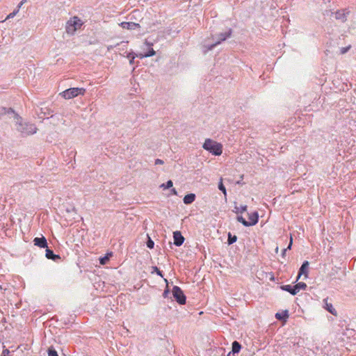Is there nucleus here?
Returning <instances> with one entry per match:
<instances>
[{
  "instance_id": "nucleus-1",
  "label": "nucleus",
  "mask_w": 356,
  "mask_h": 356,
  "mask_svg": "<svg viewBox=\"0 0 356 356\" xmlns=\"http://www.w3.org/2000/svg\"><path fill=\"white\" fill-rule=\"evenodd\" d=\"M202 147L214 156H220L222 153V145L210 138H207Z\"/></svg>"
},
{
  "instance_id": "nucleus-2",
  "label": "nucleus",
  "mask_w": 356,
  "mask_h": 356,
  "mask_svg": "<svg viewBox=\"0 0 356 356\" xmlns=\"http://www.w3.org/2000/svg\"><path fill=\"white\" fill-rule=\"evenodd\" d=\"M17 130L21 133L22 136L33 135L36 133L37 127L34 124L22 122V119L17 122Z\"/></svg>"
},
{
  "instance_id": "nucleus-3",
  "label": "nucleus",
  "mask_w": 356,
  "mask_h": 356,
  "mask_svg": "<svg viewBox=\"0 0 356 356\" xmlns=\"http://www.w3.org/2000/svg\"><path fill=\"white\" fill-rule=\"evenodd\" d=\"M83 24V21L77 16L71 17L65 25V31L69 35H74Z\"/></svg>"
},
{
  "instance_id": "nucleus-4",
  "label": "nucleus",
  "mask_w": 356,
  "mask_h": 356,
  "mask_svg": "<svg viewBox=\"0 0 356 356\" xmlns=\"http://www.w3.org/2000/svg\"><path fill=\"white\" fill-rule=\"evenodd\" d=\"M85 92L86 89L83 88H70L60 92V95L65 99H70L79 95H83Z\"/></svg>"
},
{
  "instance_id": "nucleus-5",
  "label": "nucleus",
  "mask_w": 356,
  "mask_h": 356,
  "mask_svg": "<svg viewBox=\"0 0 356 356\" xmlns=\"http://www.w3.org/2000/svg\"><path fill=\"white\" fill-rule=\"evenodd\" d=\"M173 298L179 305H184L186 302V296L183 290L178 286H173L172 289Z\"/></svg>"
},
{
  "instance_id": "nucleus-6",
  "label": "nucleus",
  "mask_w": 356,
  "mask_h": 356,
  "mask_svg": "<svg viewBox=\"0 0 356 356\" xmlns=\"http://www.w3.org/2000/svg\"><path fill=\"white\" fill-rule=\"evenodd\" d=\"M309 262L308 261H304L298 270V276L296 280V282L298 281L302 275H304V279L306 280L309 276Z\"/></svg>"
},
{
  "instance_id": "nucleus-7",
  "label": "nucleus",
  "mask_w": 356,
  "mask_h": 356,
  "mask_svg": "<svg viewBox=\"0 0 356 356\" xmlns=\"http://www.w3.org/2000/svg\"><path fill=\"white\" fill-rule=\"evenodd\" d=\"M185 238L180 231L173 232V243L177 247H180L184 243Z\"/></svg>"
},
{
  "instance_id": "nucleus-8",
  "label": "nucleus",
  "mask_w": 356,
  "mask_h": 356,
  "mask_svg": "<svg viewBox=\"0 0 356 356\" xmlns=\"http://www.w3.org/2000/svg\"><path fill=\"white\" fill-rule=\"evenodd\" d=\"M350 11L346 9H341L337 10L333 14L336 19L345 22L347 20V15H348Z\"/></svg>"
},
{
  "instance_id": "nucleus-9",
  "label": "nucleus",
  "mask_w": 356,
  "mask_h": 356,
  "mask_svg": "<svg viewBox=\"0 0 356 356\" xmlns=\"http://www.w3.org/2000/svg\"><path fill=\"white\" fill-rule=\"evenodd\" d=\"M248 225L249 227L254 226L257 225L259 220V213L257 211H254L248 214Z\"/></svg>"
},
{
  "instance_id": "nucleus-10",
  "label": "nucleus",
  "mask_w": 356,
  "mask_h": 356,
  "mask_svg": "<svg viewBox=\"0 0 356 356\" xmlns=\"http://www.w3.org/2000/svg\"><path fill=\"white\" fill-rule=\"evenodd\" d=\"M33 242L34 245L38 246L40 248H47L48 247L47 241L46 238L43 236H42L41 237H35L33 239Z\"/></svg>"
},
{
  "instance_id": "nucleus-11",
  "label": "nucleus",
  "mask_w": 356,
  "mask_h": 356,
  "mask_svg": "<svg viewBox=\"0 0 356 356\" xmlns=\"http://www.w3.org/2000/svg\"><path fill=\"white\" fill-rule=\"evenodd\" d=\"M119 25L124 29L135 30L136 29L140 28V25L136 22H122Z\"/></svg>"
},
{
  "instance_id": "nucleus-12",
  "label": "nucleus",
  "mask_w": 356,
  "mask_h": 356,
  "mask_svg": "<svg viewBox=\"0 0 356 356\" xmlns=\"http://www.w3.org/2000/svg\"><path fill=\"white\" fill-rule=\"evenodd\" d=\"M45 257L48 259H51L52 261H56L58 259H60V256L59 254H55L54 252L49 248L48 247L46 248L45 250Z\"/></svg>"
},
{
  "instance_id": "nucleus-13",
  "label": "nucleus",
  "mask_w": 356,
  "mask_h": 356,
  "mask_svg": "<svg viewBox=\"0 0 356 356\" xmlns=\"http://www.w3.org/2000/svg\"><path fill=\"white\" fill-rule=\"evenodd\" d=\"M232 34V29L231 28L228 29L227 31H226L224 33H220L218 35V40L217 42H219V44H220L222 42L226 40L227 38H229Z\"/></svg>"
},
{
  "instance_id": "nucleus-14",
  "label": "nucleus",
  "mask_w": 356,
  "mask_h": 356,
  "mask_svg": "<svg viewBox=\"0 0 356 356\" xmlns=\"http://www.w3.org/2000/svg\"><path fill=\"white\" fill-rule=\"evenodd\" d=\"M323 302H324V306H323L324 309L327 312L330 313L331 314H332L334 316H337V310L334 308L332 304L330 302H328L327 299H324Z\"/></svg>"
},
{
  "instance_id": "nucleus-15",
  "label": "nucleus",
  "mask_w": 356,
  "mask_h": 356,
  "mask_svg": "<svg viewBox=\"0 0 356 356\" xmlns=\"http://www.w3.org/2000/svg\"><path fill=\"white\" fill-rule=\"evenodd\" d=\"M275 318L280 321L286 322L289 318V311L287 309L283 310L282 312L275 314Z\"/></svg>"
},
{
  "instance_id": "nucleus-16",
  "label": "nucleus",
  "mask_w": 356,
  "mask_h": 356,
  "mask_svg": "<svg viewBox=\"0 0 356 356\" xmlns=\"http://www.w3.org/2000/svg\"><path fill=\"white\" fill-rule=\"evenodd\" d=\"M280 289L282 291H286V292L289 293L292 296L296 295L294 285H291V284L281 285L280 286Z\"/></svg>"
},
{
  "instance_id": "nucleus-17",
  "label": "nucleus",
  "mask_w": 356,
  "mask_h": 356,
  "mask_svg": "<svg viewBox=\"0 0 356 356\" xmlns=\"http://www.w3.org/2000/svg\"><path fill=\"white\" fill-rule=\"evenodd\" d=\"M195 198L196 195L195 193H188L184 197L183 202L185 204H191L195 200Z\"/></svg>"
},
{
  "instance_id": "nucleus-18",
  "label": "nucleus",
  "mask_w": 356,
  "mask_h": 356,
  "mask_svg": "<svg viewBox=\"0 0 356 356\" xmlns=\"http://www.w3.org/2000/svg\"><path fill=\"white\" fill-rule=\"evenodd\" d=\"M241 348L242 346L238 341H234L232 342L231 352H232L234 354H238L241 351Z\"/></svg>"
},
{
  "instance_id": "nucleus-19",
  "label": "nucleus",
  "mask_w": 356,
  "mask_h": 356,
  "mask_svg": "<svg viewBox=\"0 0 356 356\" xmlns=\"http://www.w3.org/2000/svg\"><path fill=\"white\" fill-rule=\"evenodd\" d=\"M112 255H113V253L111 252H107L103 257H100L99 259V264L101 265H105L109 261V259Z\"/></svg>"
},
{
  "instance_id": "nucleus-20",
  "label": "nucleus",
  "mask_w": 356,
  "mask_h": 356,
  "mask_svg": "<svg viewBox=\"0 0 356 356\" xmlns=\"http://www.w3.org/2000/svg\"><path fill=\"white\" fill-rule=\"evenodd\" d=\"M145 44L148 46V50L145 53L146 54L147 58L154 56L156 54V52L152 47V43L149 42L146 40Z\"/></svg>"
},
{
  "instance_id": "nucleus-21",
  "label": "nucleus",
  "mask_w": 356,
  "mask_h": 356,
  "mask_svg": "<svg viewBox=\"0 0 356 356\" xmlns=\"http://www.w3.org/2000/svg\"><path fill=\"white\" fill-rule=\"evenodd\" d=\"M294 285L295 289H296V293L297 294L300 290H305L307 287V285L306 283L303 282H298Z\"/></svg>"
},
{
  "instance_id": "nucleus-22",
  "label": "nucleus",
  "mask_w": 356,
  "mask_h": 356,
  "mask_svg": "<svg viewBox=\"0 0 356 356\" xmlns=\"http://www.w3.org/2000/svg\"><path fill=\"white\" fill-rule=\"evenodd\" d=\"M218 188L224 194L225 199V200H227V189H226L225 185L223 184L222 178L220 179V181L218 184Z\"/></svg>"
},
{
  "instance_id": "nucleus-23",
  "label": "nucleus",
  "mask_w": 356,
  "mask_h": 356,
  "mask_svg": "<svg viewBox=\"0 0 356 356\" xmlns=\"http://www.w3.org/2000/svg\"><path fill=\"white\" fill-rule=\"evenodd\" d=\"M237 241V236L236 235H233L231 232H229L227 234V243L230 245L236 243Z\"/></svg>"
},
{
  "instance_id": "nucleus-24",
  "label": "nucleus",
  "mask_w": 356,
  "mask_h": 356,
  "mask_svg": "<svg viewBox=\"0 0 356 356\" xmlns=\"http://www.w3.org/2000/svg\"><path fill=\"white\" fill-rule=\"evenodd\" d=\"M52 113H53V111L50 108H40V112L39 115H42L40 116V118H43L47 115H51V117H52L53 116V115H51Z\"/></svg>"
},
{
  "instance_id": "nucleus-25",
  "label": "nucleus",
  "mask_w": 356,
  "mask_h": 356,
  "mask_svg": "<svg viewBox=\"0 0 356 356\" xmlns=\"http://www.w3.org/2000/svg\"><path fill=\"white\" fill-rule=\"evenodd\" d=\"M151 273L152 274L156 273L158 276H159L161 277H164L163 272L162 270H161L156 266H152Z\"/></svg>"
},
{
  "instance_id": "nucleus-26",
  "label": "nucleus",
  "mask_w": 356,
  "mask_h": 356,
  "mask_svg": "<svg viewBox=\"0 0 356 356\" xmlns=\"http://www.w3.org/2000/svg\"><path fill=\"white\" fill-rule=\"evenodd\" d=\"M173 186V182L171 179L168 180L165 183H163L160 185V188L163 190L170 189Z\"/></svg>"
},
{
  "instance_id": "nucleus-27",
  "label": "nucleus",
  "mask_w": 356,
  "mask_h": 356,
  "mask_svg": "<svg viewBox=\"0 0 356 356\" xmlns=\"http://www.w3.org/2000/svg\"><path fill=\"white\" fill-rule=\"evenodd\" d=\"M248 207L247 205H241L240 207H238L236 205L234 207V212L238 214L242 213L247 211Z\"/></svg>"
},
{
  "instance_id": "nucleus-28",
  "label": "nucleus",
  "mask_w": 356,
  "mask_h": 356,
  "mask_svg": "<svg viewBox=\"0 0 356 356\" xmlns=\"http://www.w3.org/2000/svg\"><path fill=\"white\" fill-rule=\"evenodd\" d=\"M218 44H219V42H217L216 41L213 44H207V45H204V53H207L209 51H211L216 46H217Z\"/></svg>"
},
{
  "instance_id": "nucleus-29",
  "label": "nucleus",
  "mask_w": 356,
  "mask_h": 356,
  "mask_svg": "<svg viewBox=\"0 0 356 356\" xmlns=\"http://www.w3.org/2000/svg\"><path fill=\"white\" fill-rule=\"evenodd\" d=\"M127 58L129 59V64L133 65L135 64V58L136 57L134 56V51L131 50V51L127 53Z\"/></svg>"
},
{
  "instance_id": "nucleus-30",
  "label": "nucleus",
  "mask_w": 356,
  "mask_h": 356,
  "mask_svg": "<svg viewBox=\"0 0 356 356\" xmlns=\"http://www.w3.org/2000/svg\"><path fill=\"white\" fill-rule=\"evenodd\" d=\"M236 220L238 222H241L245 227H249L248 221L246 220L242 216L237 215Z\"/></svg>"
},
{
  "instance_id": "nucleus-31",
  "label": "nucleus",
  "mask_w": 356,
  "mask_h": 356,
  "mask_svg": "<svg viewBox=\"0 0 356 356\" xmlns=\"http://www.w3.org/2000/svg\"><path fill=\"white\" fill-rule=\"evenodd\" d=\"M147 240L146 241V246L149 249H153L154 247V241L150 238V236L147 234Z\"/></svg>"
},
{
  "instance_id": "nucleus-32",
  "label": "nucleus",
  "mask_w": 356,
  "mask_h": 356,
  "mask_svg": "<svg viewBox=\"0 0 356 356\" xmlns=\"http://www.w3.org/2000/svg\"><path fill=\"white\" fill-rule=\"evenodd\" d=\"M48 356H58L57 351L54 347L51 346L47 350Z\"/></svg>"
},
{
  "instance_id": "nucleus-33",
  "label": "nucleus",
  "mask_w": 356,
  "mask_h": 356,
  "mask_svg": "<svg viewBox=\"0 0 356 356\" xmlns=\"http://www.w3.org/2000/svg\"><path fill=\"white\" fill-rule=\"evenodd\" d=\"M14 114L15 118L17 119V120H21L19 115L15 112V111L12 108H6V114Z\"/></svg>"
},
{
  "instance_id": "nucleus-34",
  "label": "nucleus",
  "mask_w": 356,
  "mask_h": 356,
  "mask_svg": "<svg viewBox=\"0 0 356 356\" xmlns=\"http://www.w3.org/2000/svg\"><path fill=\"white\" fill-rule=\"evenodd\" d=\"M19 13L18 9H15L12 13L8 15L6 19L13 18Z\"/></svg>"
},
{
  "instance_id": "nucleus-35",
  "label": "nucleus",
  "mask_w": 356,
  "mask_h": 356,
  "mask_svg": "<svg viewBox=\"0 0 356 356\" xmlns=\"http://www.w3.org/2000/svg\"><path fill=\"white\" fill-rule=\"evenodd\" d=\"M170 293V290L168 286H166L163 293V297L167 298Z\"/></svg>"
},
{
  "instance_id": "nucleus-36",
  "label": "nucleus",
  "mask_w": 356,
  "mask_h": 356,
  "mask_svg": "<svg viewBox=\"0 0 356 356\" xmlns=\"http://www.w3.org/2000/svg\"><path fill=\"white\" fill-rule=\"evenodd\" d=\"M134 56L136 58H140V59H143V58H147L146 54H145V53H144V54H142V53H138V54H137V53H135V52L134 51Z\"/></svg>"
},
{
  "instance_id": "nucleus-37",
  "label": "nucleus",
  "mask_w": 356,
  "mask_h": 356,
  "mask_svg": "<svg viewBox=\"0 0 356 356\" xmlns=\"http://www.w3.org/2000/svg\"><path fill=\"white\" fill-rule=\"evenodd\" d=\"M350 47H351L350 45L345 47H341L340 49L341 54H344L347 53L348 51V50L350 49Z\"/></svg>"
},
{
  "instance_id": "nucleus-38",
  "label": "nucleus",
  "mask_w": 356,
  "mask_h": 356,
  "mask_svg": "<svg viewBox=\"0 0 356 356\" xmlns=\"http://www.w3.org/2000/svg\"><path fill=\"white\" fill-rule=\"evenodd\" d=\"M6 114V107H0V119Z\"/></svg>"
},
{
  "instance_id": "nucleus-39",
  "label": "nucleus",
  "mask_w": 356,
  "mask_h": 356,
  "mask_svg": "<svg viewBox=\"0 0 356 356\" xmlns=\"http://www.w3.org/2000/svg\"><path fill=\"white\" fill-rule=\"evenodd\" d=\"M292 245H293V238H292V236L291 235L290 236V241H289V243L288 245V246L286 248H285L287 250H289L291 249L292 248Z\"/></svg>"
},
{
  "instance_id": "nucleus-40",
  "label": "nucleus",
  "mask_w": 356,
  "mask_h": 356,
  "mask_svg": "<svg viewBox=\"0 0 356 356\" xmlns=\"http://www.w3.org/2000/svg\"><path fill=\"white\" fill-rule=\"evenodd\" d=\"M164 163V161L160 159H156L154 161L155 165H162Z\"/></svg>"
},
{
  "instance_id": "nucleus-41",
  "label": "nucleus",
  "mask_w": 356,
  "mask_h": 356,
  "mask_svg": "<svg viewBox=\"0 0 356 356\" xmlns=\"http://www.w3.org/2000/svg\"><path fill=\"white\" fill-rule=\"evenodd\" d=\"M170 194L172 195H177L178 193H177V189L175 188L172 187L170 188Z\"/></svg>"
},
{
  "instance_id": "nucleus-42",
  "label": "nucleus",
  "mask_w": 356,
  "mask_h": 356,
  "mask_svg": "<svg viewBox=\"0 0 356 356\" xmlns=\"http://www.w3.org/2000/svg\"><path fill=\"white\" fill-rule=\"evenodd\" d=\"M243 175H241V179H239L238 181H236V185H243L244 182H243Z\"/></svg>"
},
{
  "instance_id": "nucleus-43",
  "label": "nucleus",
  "mask_w": 356,
  "mask_h": 356,
  "mask_svg": "<svg viewBox=\"0 0 356 356\" xmlns=\"http://www.w3.org/2000/svg\"><path fill=\"white\" fill-rule=\"evenodd\" d=\"M9 353H10V350H8V349H5V350H3V353H2V354H3L4 356H6V355H8Z\"/></svg>"
},
{
  "instance_id": "nucleus-44",
  "label": "nucleus",
  "mask_w": 356,
  "mask_h": 356,
  "mask_svg": "<svg viewBox=\"0 0 356 356\" xmlns=\"http://www.w3.org/2000/svg\"><path fill=\"white\" fill-rule=\"evenodd\" d=\"M286 251H287V250H286V248H284V249L282 250V257H285Z\"/></svg>"
},
{
  "instance_id": "nucleus-45",
  "label": "nucleus",
  "mask_w": 356,
  "mask_h": 356,
  "mask_svg": "<svg viewBox=\"0 0 356 356\" xmlns=\"http://www.w3.org/2000/svg\"><path fill=\"white\" fill-rule=\"evenodd\" d=\"M23 3L22 2H19L17 5L16 9H18V11H19L20 8L22 6Z\"/></svg>"
},
{
  "instance_id": "nucleus-46",
  "label": "nucleus",
  "mask_w": 356,
  "mask_h": 356,
  "mask_svg": "<svg viewBox=\"0 0 356 356\" xmlns=\"http://www.w3.org/2000/svg\"><path fill=\"white\" fill-rule=\"evenodd\" d=\"M75 154L74 151L71 150L69 155L71 156H75Z\"/></svg>"
},
{
  "instance_id": "nucleus-47",
  "label": "nucleus",
  "mask_w": 356,
  "mask_h": 356,
  "mask_svg": "<svg viewBox=\"0 0 356 356\" xmlns=\"http://www.w3.org/2000/svg\"><path fill=\"white\" fill-rule=\"evenodd\" d=\"M236 354L233 353L232 352H229L227 355V356H235Z\"/></svg>"
},
{
  "instance_id": "nucleus-48",
  "label": "nucleus",
  "mask_w": 356,
  "mask_h": 356,
  "mask_svg": "<svg viewBox=\"0 0 356 356\" xmlns=\"http://www.w3.org/2000/svg\"><path fill=\"white\" fill-rule=\"evenodd\" d=\"M138 13V12H137L136 10H134V11H133V13H132V15H131V18H130V19H133V17L134 16V14H135V13Z\"/></svg>"
},
{
  "instance_id": "nucleus-49",
  "label": "nucleus",
  "mask_w": 356,
  "mask_h": 356,
  "mask_svg": "<svg viewBox=\"0 0 356 356\" xmlns=\"http://www.w3.org/2000/svg\"><path fill=\"white\" fill-rule=\"evenodd\" d=\"M128 42L122 41L121 44H124V46L126 47Z\"/></svg>"
},
{
  "instance_id": "nucleus-50",
  "label": "nucleus",
  "mask_w": 356,
  "mask_h": 356,
  "mask_svg": "<svg viewBox=\"0 0 356 356\" xmlns=\"http://www.w3.org/2000/svg\"><path fill=\"white\" fill-rule=\"evenodd\" d=\"M113 48V46L111 45L109 47H108V50H111Z\"/></svg>"
},
{
  "instance_id": "nucleus-51",
  "label": "nucleus",
  "mask_w": 356,
  "mask_h": 356,
  "mask_svg": "<svg viewBox=\"0 0 356 356\" xmlns=\"http://www.w3.org/2000/svg\"><path fill=\"white\" fill-rule=\"evenodd\" d=\"M270 280L271 281H274V280H275V277H274V275H272Z\"/></svg>"
},
{
  "instance_id": "nucleus-52",
  "label": "nucleus",
  "mask_w": 356,
  "mask_h": 356,
  "mask_svg": "<svg viewBox=\"0 0 356 356\" xmlns=\"http://www.w3.org/2000/svg\"><path fill=\"white\" fill-rule=\"evenodd\" d=\"M26 1V0H22L20 2H22L23 4Z\"/></svg>"
},
{
  "instance_id": "nucleus-53",
  "label": "nucleus",
  "mask_w": 356,
  "mask_h": 356,
  "mask_svg": "<svg viewBox=\"0 0 356 356\" xmlns=\"http://www.w3.org/2000/svg\"><path fill=\"white\" fill-rule=\"evenodd\" d=\"M164 280H165V282H166V284H168V280L164 279Z\"/></svg>"
},
{
  "instance_id": "nucleus-54",
  "label": "nucleus",
  "mask_w": 356,
  "mask_h": 356,
  "mask_svg": "<svg viewBox=\"0 0 356 356\" xmlns=\"http://www.w3.org/2000/svg\"><path fill=\"white\" fill-rule=\"evenodd\" d=\"M275 252H278V247H277V248H275Z\"/></svg>"
},
{
  "instance_id": "nucleus-55",
  "label": "nucleus",
  "mask_w": 356,
  "mask_h": 356,
  "mask_svg": "<svg viewBox=\"0 0 356 356\" xmlns=\"http://www.w3.org/2000/svg\"><path fill=\"white\" fill-rule=\"evenodd\" d=\"M0 289H3V287H2L1 285H0Z\"/></svg>"
}]
</instances>
